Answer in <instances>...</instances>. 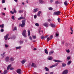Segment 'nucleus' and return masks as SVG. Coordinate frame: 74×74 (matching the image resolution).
Here are the masks:
<instances>
[{"instance_id": "f257e3e1", "label": "nucleus", "mask_w": 74, "mask_h": 74, "mask_svg": "<svg viewBox=\"0 0 74 74\" xmlns=\"http://www.w3.org/2000/svg\"><path fill=\"white\" fill-rule=\"evenodd\" d=\"M22 24H19V26H21V27H24L26 25L25 24L26 23V21L23 20L22 21Z\"/></svg>"}, {"instance_id": "f03ea898", "label": "nucleus", "mask_w": 74, "mask_h": 74, "mask_svg": "<svg viewBox=\"0 0 74 74\" xmlns=\"http://www.w3.org/2000/svg\"><path fill=\"white\" fill-rule=\"evenodd\" d=\"M4 24H2V25H0V27H1L2 29L1 30V32H4Z\"/></svg>"}, {"instance_id": "7ed1b4c3", "label": "nucleus", "mask_w": 74, "mask_h": 74, "mask_svg": "<svg viewBox=\"0 0 74 74\" xmlns=\"http://www.w3.org/2000/svg\"><path fill=\"white\" fill-rule=\"evenodd\" d=\"M26 30L24 29L22 33V35L24 37H26L27 36H26Z\"/></svg>"}, {"instance_id": "20e7f679", "label": "nucleus", "mask_w": 74, "mask_h": 74, "mask_svg": "<svg viewBox=\"0 0 74 74\" xmlns=\"http://www.w3.org/2000/svg\"><path fill=\"white\" fill-rule=\"evenodd\" d=\"M61 13V12L60 11H58L57 12H55L53 13V15H60V14Z\"/></svg>"}, {"instance_id": "39448f33", "label": "nucleus", "mask_w": 74, "mask_h": 74, "mask_svg": "<svg viewBox=\"0 0 74 74\" xmlns=\"http://www.w3.org/2000/svg\"><path fill=\"white\" fill-rule=\"evenodd\" d=\"M43 26L45 27H47L49 26L48 24L47 23H44L43 24Z\"/></svg>"}, {"instance_id": "423d86ee", "label": "nucleus", "mask_w": 74, "mask_h": 74, "mask_svg": "<svg viewBox=\"0 0 74 74\" xmlns=\"http://www.w3.org/2000/svg\"><path fill=\"white\" fill-rule=\"evenodd\" d=\"M16 72L18 74H21V70L20 69H17L16 70Z\"/></svg>"}, {"instance_id": "0eeeda50", "label": "nucleus", "mask_w": 74, "mask_h": 74, "mask_svg": "<svg viewBox=\"0 0 74 74\" xmlns=\"http://www.w3.org/2000/svg\"><path fill=\"white\" fill-rule=\"evenodd\" d=\"M68 73V70H65L62 73V74H67Z\"/></svg>"}, {"instance_id": "6e6552de", "label": "nucleus", "mask_w": 74, "mask_h": 74, "mask_svg": "<svg viewBox=\"0 0 74 74\" xmlns=\"http://www.w3.org/2000/svg\"><path fill=\"white\" fill-rule=\"evenodd\" d=\"M9 36V34H7L5 36H4V38L5 40H7L8 39V36Z\"/></svg>"}, {"instance_id": "1a4fd4ad", "label": "nucleus", "mask_w": 74, "mask_h": 74, "mask_svg": "<svg viewBox=\"0 0 74 74\" xmlns=\"http://www.w3.org/2000/svg\"><path fill=\"white\" fill-rule=\"evenodd\" d=\"M53 61H54L55 62H57L58 63H60V62H62V61H60L59 60H54Z\"/></svg>"}, {"instance_id": "9d476101", "label": "nucleus", "mask_w": 74, "mask_h": 74, "mask_svg": "<svg viewBox=\"0 0 74 74\" xmlns=\"http://www.w3.org/2000/svg\"><path fill=\"white\" fill-rule=\"evenodd\" d=\"M25 19V18L21 16L20 18H18V21H20L21 19Z\"/></svg>"}, {"instance_id": "9b49d317", "label": "nucleus", "mask_w": 74, "mask_h": 74, "mask_svg": "<svg viewBox=\"0 0 74 74\" xmlns=\"http://www.w3.org/2000/svg\"><path fill=\"white\" fill-rule=\"evenodd\" d=\"M39 10V9L38 8H36L34 9V12H36L37 11H38Z\"/></svg>"}, {"instance_id": "f8f14e48", "label": "nucleus", "mask_w": 74, "mask_h": 74, "mask_svg": "<svg viewBox=\"0 0 74 74\" xmlns=\"http://www.w3.org/2000/svg\"><path fill=\"white\" fill-rule=\"evenodd\" d=\"M31 66L32 67H36V64H34V63H32Z\"/></svg>"}, {"instance_id": "ddd939ff", "label": "nucleus", "mask_w": 74, "mask_h": 74, "mask_svg": "<svg viewBox=\"0 0 74 74\" xmlns=\"http://www.w3.org/2000/svg\"><path fill=\"white\" fill-rule=\"evenodd\" d=\"M48 59L49 60H51L53 59V58L52 56H49L48 57Z\"/></svg>"}, {"instance_id": "4468645a", "label": "nucleus", "mask_w": 74, "mask_h": 74, "mask_svg": "<svg viewBox=\"0 0 74 74\" xmlns=\"http://www.w3.org/2000/svg\"><path fill=\"white\" fill-rule=\"evenodd\" d=\"M58 63H56V64L51 66L50 67V68H52V67H55V66H57V65H58Z\"/></svg>"}, {"instance_id": "2eb2a0df", "label": "nucleus", "mask_w": 74, "mask_h": 74, "mask_svg": "<svg viewBox=\"0 0 74 74\" xmlns=\"http://www.w3.org/2000/svg\"><path fill=\"white\" fill-rule=\"evenodd\" d=\"M50 25L52 27H56V26L54 24H53L52 23Z\"/></svg>"}, {"instance_id": "dca6fc26", "label": "nucleus", "mask_w": 74, "mask_h": 74, "mask_svg": "<svg viewBox=\"0 0 74 74\" xmlns=\"http://www.w3.org/2000/svg\"><path fill=\"white\" fill-rule=\"evenodd\" d=\"M26 61V60H22L21 61V63H22V64H24L25 63V62Z\"/></svg>"}, {"instance_id": "f3484780", "label": "nucleus", "mask_w": 74, "mask_h": 74, "mask_svg": "<svg viewBox=\"0 0 74 74\" xmlns=\"http://www.w3.org/2000/svg\"><path fill=\"white\" fill-rule=\"evenodd\" d=\"M39 3H40L41 4H42L44 3V1L42 0H39Z\"/></svg>"}, {"instance_id": "a211bd4d", "label": "nucleus", "mask_w": 74, "mask_h": 74, "mask_svg": "<svg viewBox=\"0 0 74 74\" xmlns=\"http://www.w3.org/2000/svg\"><path fill=\"white\" fill-rule=\"evenodd\" d=\"M64 4L65 5H66V6H67V5H68V4H67V1H65V2L64 3Z\"/></svg>"}, {"instance_id": "6ab92c4d", "label": "nucleus", "mask_w": 74, "mask_h": 74, "mask_svg": "<svg viewBox=\"0 0 74 74\" xmlns=\"http://www.w3.org/2000/svg\"><path fill=\"white\" fill-rule=\"evenodd\" d=\"M45 53H46V54H48V50H47L46 49H45Z\"/></svg>"}, {"instance_id": "aec40b11", "label": "nucleus", "mask_w": 74, "mask_h": 74, "mask_svg": "<svg viewBox=\"0 0 74 74\" xmlns=\"http://www.w3.org/2000/svg\"><path fill=\"white\" fill-rule=\"evenodd\" d=\"M10 38L11 39H15V36H12L10 37Z\"/></svg>"}, {"instance_id": "412c9836", "label": "nucleus", "mask_w": 74, "mask_h": 74, "mask_svg": "<svg viewBox=\"0 0 74 74\" xmlns=\"http://www.w3.org/2000/svg\"><path fill=\"white\" fill-rule=\"evenodd\" d=\"M28 36H30V30L29 29H28Z\"/></svg>"}, {"instance_id": "4be33fe9", "label": "nucleus", "mask_w": 74, "mask_h": 74, "mask_svg": "<svg viewBox=\"0 0 74 74\" xmlns=\"http://www.w3.org/2000/svg\"><path fill=\"white\" fill-rule=\"evenodd\" d=\"M54 52V51H51L49 52V55H51V54H52Z\"/></svg>"}, {"instance_id": "5701e85b", "label": "nucleus", "mask_w": 74, "mask_h": 74, "mask_svg": "<svg viewBox=\"0 0 74 74\" xmlns=\"http://www.w3.org/2000/svg\"><path fill=\"white\" fill-rule=\"evenodd\" d=\"M11 66V64H10L7 67V70H8L10 69V67Z\"/></svg>"}, {"instance_id": "b1692460", "label": "nucleus", "mask_w": 74, "mask_h": 74, "mask_svg": "<svg viewBox=\"0 0 74 74\" xmlns=\"http://www.w3.org/2000/svg\"><path fill=\"white\" fill-rule=\"evenodd\" d=\"M71 62H72L71 61H69L68 62V63H67V64H68V65H70V63H71Z\"/></svg>"}, {"instance_id": "393cba45", "label": "nucleus", "mask_w": 74, "mask_h": 74, "mask_svg": "<svg viewBox=\"0 0 74 74\" xmlns=\"http://www.w3.org/2000/svg\"><path fill=\"white\" fill-rule=\"evenodd\" d=\"M45 69L46 71H49V69H48V68L47 67H45Z\"/></svg>"}, {"instance_id": "a878e982", "label": "nucleus", "mask_w": 74, "mask_h": 74, "mask_svg": "<svg viewBox=\"0 0 74 74\" xmlns=\"http://www.w3.org/2000/svg\"><path fill=\"white\" fill-rule=\"evenodd\" d=\"M5 60L6 61H8L9 60V58H8V57H7L5 58Z\"/></svg>"}, {"instance_id": "bb28decb", "label": "nucleus", "mask_w": 74, "mask_h": 74, "mask_svg": "<svg viewBox=\"0 0 74 74\" xmlns=\"http://www.w3.org/2000/svg\"><path fill=\"white\" fill-rule=\"evenodd\" d=\"M23 12V10H20L19 11V12L20 14H21L22 12Z\"/></svg>"}, {"instance_id": "cd10ccee", "label": "nucleus", "mask_w": 74, "mask_h": 74, "mask_svg": "<svg viewBox=\"0 0 74 74\" xmlns=\"http://www.w3.org/2000/svg\"><path fill=\"white\" fill-rule=\"evenodd\" d=\"M49 10L50 11H52V10H53V8H52L50 7L49 8Z\"/></svg>"}, {"instance_id": "c85d7f7f", "label": "nucleus", "mask_w": 74, "mask_h": 74, "mask_svg": "<svg viewBox=\"0 0 74 74\" xmlns=\"http://www.w3.org/2000/svg\"><path fill=\"white\" fill-rule=\"evenodd\" d=\"M19 43L21 44H23V41L22 40H20V41Z\"/></svg>"}, {"instance_id": "c756f323", "label": "nucleus", "mask_w": 74, "mask_h": 74, "mask_svg": "<svg viewBox=\"0 0 74 74\" xmlns=\"http://www.w3.org/2000/svg\"><path fill=\"white\" fill-rule=\"evenodd\" d=\"M59 2H58V1H56L55 4H58L59 3Z\"/></svg>"}, {"instance_id": "7c9ffc66", "label": "nucleus", "mask_w": 74, "mask_h": 74, "mask_svg": "<svg viewBox=\"0 0 74 74\" xmlns=\"http://www.w3.org/2000/svg\"><path fill=\"white\" fill-rule=\"evenodd\" d=\"M36 36H32V38H33L34 39H36Z\"/></svg>"}, {"instance_id": "2f4dec72", "label": "nucleus", "mask_w": 74, "mask_h": 74, "mask_svg": "<svg viewBox=\"0 0 74 74\" xmlns=\"http://www.w3.org/2000/svg\"><path fill=\"white\" fill-rule=\"evenodd\" d=\"M13 12H14V13H16V11L15 10V8H14L13 9Z\"/></svg>"}, {"instance_id": "473e14b6", "label": "nucleus", "mask_w": 74, "mask_h": 74, "mask_svg": "<svg viewBox=\"0 0 74 74\" xmlns=\"http://www.w3.org/2000/svg\"><path fill=\"white\" fill-rule=\"evenodd\" d=\"M50 38H49L48 37L47 38V42H48V41H49V40H50Z\"/></svg>"}, {"instance_id": "72a5a7b5", "label": "nucleus", "mask_w": 74, "mask_h": 74, "mask_svg": "<svg viewBox=\"0 0 74 74\" xmlns=\"http://www.w3.org/2000/svg\"><path fill=\"white\" fill-rule=\"evenodd\" d=\"M62 65L63 67H65L66 65V64H62Z\"/></svg>"}, {"instance_id": "f704fd0d", "label": "nucleus", "mask_w": 74, "mask_h": 74, "mask_svg": "<svg viewBox=\"0 0 74 74\" xmlns=\"http://www.w3.org/2000/svg\"><path fill=\"white\" fill-rule=\"evenodd\" d=\"M35 26H39V24L38 23H36L35 24Z\"/></svg>"}, {"instance_id": "c9c22d12", "label": "nucleus", "mask_w": 74, "mask_h": 74, "mask_svg": "<svg viewBox=\"0 0 74 74\" xmlns=\"http://www.w3.org/2000/svg\"><path fill=\"white\" fill-rule=\"evenodd\" d=\"M60 18H58V22H59V23H60Z\"/></svg>"}, {"instance_id": "e433bc0d", "label": "nucleus", "mask_w": 74, "mask_h": 74, "mask_svg": "<svg viewBox=\"0 0 74 74\" xmlns=\"http://www.w3.org/2000/svg\"><path fill=\"white\" fill-rule=\"evenodd\" d=\"M66 52H67V53H69V52H70V50L69 49L68 50H66Z\"/></svg>"}, {"instance_id": "4c0bfd02", "label": "nucleus", "mask_w": 74, "mask_h": 74, "mask_svg": "<svg viewBox=\"0 0 74 74\" xmlns=\"http://www.w3.org/2000/svg\"><path fill=\"white\" fill-rule=\"evenodd\" d=\"M20 48H21V47H16V49H20Z\"/></svg>"}, {"instance_id": "58836bf2", "label": "nucleus", "mask_w": 74, "mask_h": 74, "mask_svg": "<svg viewBox=\"0 0 74 74\" xmlns=\"http://www.w3.org/2000/svg\"><path fill=\"white\" fill-rule=\"evenodd\" d=\"M15 18L14 16H13L12 17V19L13 20H15V18Z\"/></svg>"}, {"instance_id": "ea45409f", "label": "nucleus", "mask_w": 74, "mask_h": 74, "mask_svg": "<svg viewBox=\"0 0 74 74\" xmlns=\"http://www.w3.org/2000/svg\"><path fill=\"white\" fill-rule=\"evenodd\" d=\"M7 73V70H5L4 71V74H6Z\"/></svg>"}, {"instance_id": "a19ab883", "label": "nucleus", "mask_w": 74, "mask_h": 74, "mask_svg": "<svg viewBox=\"0 0 74 74\" xmlns=\"http://www.w3.org/2000/svg\"><path fill=\"white\" fill-rule=\"evenodd\" d=\"M10 60L11 61H14V58H10Z\"/></svg>"}, {"instance_id": "79ce46f5", "label": "nucleus", "mask_w": 74, "mask_h": 74, "mask_svg": "<svg viewBox=\"0 0 74 74\" xmlns=\"http://www.w3.org/2000/svg\"><path fill=\"white\" fill-rule=\"evenodd\" d=\"M11 14H14V12H12V11H11L10 12Z\"/></svg>"}, {"instance_id": "37998d69", "label": "nucleus", "mask_w": 74, "mask_h": 74, "mask_svg": "<svg viewBox=\"0 0 74 74\" xmlns=\"http://www.w3.org/2000/svg\"><path fill=\"white\" fill-rule=\"evenodd\" d=\"M41 29H39V31H38V32H39V34H41V33H40V32H41V30H41Z\"/></svg>"}, {"instance_id": "c03bdc74", "label": "nucleus", "mask_w": 74, "mask_h": 74, "mask_svg": "<svg viewBox=\"0 0 74 74\" xmlns=\"http://www.w3.org/2000/svg\"><path fill=\"white\" fill-rule=\"evenodd\" d=\"M52 38H53V36H52V35H51V36L50 37V40L52 39Z\"/></svg>"}, {"instance_id": "a18cd8bd", "label": "nucleus", "mask_w": 74, "mask_h": 74, "mask_svg": "<svg viewBox=\"0 0 74 74\" xmlns=\"http://www.w3.org/2000/svg\"><path fill=\"white\" fill-rule=\"evenodd\" d=\"M34 19H36V18H37V15H35L34 16Z\"/></svg>"}, {"instance_id": "49530a36", "label": "nucleus", "mask_w": 74, "mask_h": 74, "mask_svg": "<svg viewBox=\"0 0 74 74\" xmlns=\"http://www.w3.org/2000/svg\"><path fill=\"white\" fill-rule=\"evenodd\" d=\"M29 39H30V40H32L33 38H32L31 37V36H29Z\"/></svg>"}, {"instance_id": "de8ad7c7", "label": "nucleus", "mask_w": 74, "mask_h": 74, "mask_svg": "<svg viewBox=\"0 0 74 74\" xmlns=\"http://www.w3.org/2000/svg\"><path fill=\"white\" fill-rule=\"evenodd\" d=\"M5 3V0H2V3Z\"/></svg>"}, {"instance_id": "09e8293b", "label": "nucleus", "mask_w": 74, "mask_h": 74, "mask_svg": "<svg viewBox=\"0 0 74 74\" xmlns=\"http://www.w3.org/2000/svg\"><path fill=\"white\" fill-rule=\"evenodd\" d=\"M41 39H44V36H41Z\"/></svg>"}, {"instance_id": "8fccbe9b", "label": "nucleus", "mask_w": 74, "mask_h": 74, "mask_svg": "<svg viewBox=\"0 0 74 74\" xmlns=\"http://www.w3.org/2000/svg\"><path fill=\"white\" fill-rule=\"evenodd\" d=\"M70 59V57H67V59H68V60H69V59Z\"/></svg>"}, {"instance_id": "3c124183", "label": "nucleus", "mask_w": 74, "mask_h": 74, "mask_svg": "<svg viewBox=\"0 0 74 74\" xmlns=\"http://www.w3.org/2000/svg\"><path fill=\"white\" fill-rule=\"evenodd\" d=\"M37 15L38 16H40V14H39V13H38V14H37Z\"/></svg>"}, {"instance_id": "603ef678", "label": "nucleus", "mask_w": 74, "mask_h": 74, "mask_svg": "<svg viewBox=\"0 0 74 74\" xmlns=\"http://www.w3.org/2000/svg\"><path fill=\"white\" fill-rule=\"evenodd\" d=\"M41 11H39L38 12V14H41Z\"/></svg>"}, {"instance_id": "864d4df0", "label": "nucleus", "mask_w": 74, "mask_h": 74, "mask_svg": "<svg viewBox=\"0 0 74 74\" xmlns=\"http://www.w3.org/2000/svg\"><path fill=\"white\" fill-rule=\"evenodd\" d=\"M56 36L57 37H58L59 36V34H56Z\"/></svg>"}, {"instance_id": "5fc2aeb1", "label": "nucleus", "mask_w": 74, "mask_h": 74, "mask_svg": "<svg viewBox=\"0 0 74 74\" xmlns=\"http://www.w3.org/2000/svg\"><path fill=\"white\" fill-rule=\"evenodd\" d=\"M10 70H14V68L11 67L10 68Z\"/></svg>"}, {"instance_id": "6e6d98bb", "label": "nucleus", "mask_w": 74, "mask_h": 74, "mask_svg": "<svg viewBox=\"0 0 74 74\" xmlns=\"http://www.w3.org/2000/svg\"><path fill=\"white\" fill-rule=\"evenodd\" d=\"M14 30H17V28H16V27H14Z\"/></svg>"}, {"instance_id": "4d7b16f0", "label": "nucleus", "mask_w": 74, "mask_h": 74, "mask_svg": "<svg viewBox=\"0 0 74 74\" xmlns=\"http://www.w3.org/2000/svg\"><path fill=\"white\" fill-rule=\"evenodd\" d=\"M53 1V0H50L51 3H52Z\"/></svg>"}, {"instance_id": "13d9d810", "label": "nucleus", "mask_w": 74, "mask_h": 74, "mask_svg": "<svg viewBox=\"0 0 74 74\" xmlns=\"http://www.w3.org/2000/svg\"><path fill=\"white\" fill-rule=\"evenodd\" d=\"M5 52L3 53V55L2 54H1V56H3L4 54H5Z\"/></svg>"}, {"instance_id": "bf43d9fd", "label": "nucleus", "mask_w": 74, "mask_h": 74, "mask_svg": "<svg viewBox=\"0 0 74 74\" xmlns=\"http://www.w3.org/2000/svg\"><path fill=\"white\" fill-rule=\"evenodd\" d=\"M26 3H29V0H26Z\"/></svg>"}, {"instance_id": "052dcab7", "label": "nucleus", "mask_w": 74, "mask_h": 74, "mask_svg": "<svg viewBox=\"0 0 74 74\" xmlns=\"http://www.w3.org/2000/svg\"><path fill=\"white\" fill-rule=\"evenodd\" d=\"M2 15H5V14L4 13H2Z\"/></svg>"}, {"instance_id": "680f3d73", "label": "nucleus", "mask_w": 74, "mask_h": 74, "mask_svg": "<svg viewBox=\"0 0 74 74\" xmlns=\"http://www.w3.org/2000/svg\"><path fill=\"white\" fill-rule=\"evenodd\" d=\"M50 21H51V20L50 19H48V22H50Z\"/></svg>"}, {"instance_id": "e2e57ef3", "label": "nucleus", "mask_w": 74, "mask_h": 74, "mask_svg": "<svg viewBox=\"0 0 74 74\" xmlns=\"http://www.w3.org/2000/svg\"><path fill=\"white\" fill-rule=\"evenodd\" d=\"M62 43L63 44H64V41H63L62 42Z\"/></svg>"}, {"instance_id": "0e129e2a", "label": "nucleus", "mask_w": 74, "mask_h": 74, "mask_svg": "<svg viewBox=\"0 0 74 74\" xmlns=\"http://www.w3.org/2000/svg\"><path fill=\"white\" fill-rule=\"evenodd\" d=\"M48 36H48V35H47V36H45V38H47V37H48Z\"/></svg>"}, {"instance_id": "69168bd1", "label": "nucleus", "mask_w": 74, "mask_h": 74, "mask_svg": "<svg viewBox=\"0 0 74 74\" xmlns=\"http://www.w3.org/2000/svg\"><path fill=\"white\" fill-rule=\"evenodd\" d=\"M50 74H53V72H50Z\"/></svg>"}, {"instance_id": "338daca9", "label": "nucleus", "mask_w": 74, "mask_h": 74, "mask_svg": "<svg viewBox=\"0 0 74 74\" xmlns=\"http://www.w3.org/2000/svg\"><path fill=\"white\" fill-rule=\"evenodd\" d=\"M34 51H36V50H37V49H36V48H35L34 49Z\"/></svg>"}, {"instance_id": "774afa93", "label": "nucleus", "mask_w": 74, "mask_h": 74, "mask_svg": "<svg viewBox=\"0 0 74 74\" xmlns=\"http://www.w3.org/2000/svg\"><path fill=\"white\" fill-rule=\"evenodd\" d=\"M5 47H8V46L7 45V44H5Z\"/></svg>"}]
</instances>
